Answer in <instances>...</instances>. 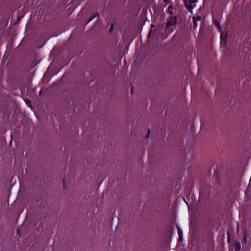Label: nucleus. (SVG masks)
Masks as SVG:
<instances>
[{"label": "nucleus", "mask_w": 251, "mask_h": 251, "mask_svg": "<svg viewBox=\"0 0 251 251\" xmlns=\"http://www.w3.org/2000/svg\"><path fill=\"white\" fill-rule=\"evenodd\" d=\"M113 28V24H112L111 26V27H110V28L109 29V31L110 32H111L112 31Z\"/></svg>", "instance_id": "4468645a"}, {"label": "nucleus", "mask_w": 251, "mask_h": 251, "mask_svg": "<svg viewBox=\"0 0 251 251\" xmlns=\"http://www.w3.org/2000/svg\"><path fill=\"white\" fill-rule=\"evenodd\" d=\"M99 14L98 13H95L93 16H92L91 18H89L88 21H87V23H89L91 21H92L94 18L97 17L98 16Z\"/></svg>", "instance_id": "6e6552de"}, {"label": "nucleus", "mask_w": 251, "mask_h": 251, "mask_svg": "<svg viewBox=\"0 0 251 251\" xmlns=\"http://www.w3.org/2000/svg\"><path fill=\"white\" fill-rule=\"evenodd\" d=\"M162 239L165 242H166L167 243H169L171 242V237L169 235L164 236Z\"/></svg>", "instance_id": "39448f33"}, {"label": "nucleus", "mask_w": 251, "mask_h": 251, "mask_svg": "<svg viewBox=\"0 0 251 251\" xmlns=\"http://www.w3.org/2000/svg\"><path fill=\"white\" fill-rule=\"evenodd\" d=\"M177 17L175 16H171L169 20L167 22L165 26V30L169 28L172 26H175L177 23Z\"/></svg>", "instance_id": "f257e3e1"}, {"label": "nucleus", "mask_w": 251, "mask_h": 251, "mask_svg": "<svg viewBox=\"0 0 251 251\" xmlns=\"http://www.w3.org/2000/svg\"><path fill=\"white\" fill-rule=\"evenodd\" d=\"M243 242L246 244L247 243V234L245 233L244 235L243 239Z\"/></svg>", "instance_id": "9b49d317"}, {"label": "nucleus", "mask_w": 251, "mask_h": 251, "mask_svg": "<svg viewBox=\"0 0 251 251\" xmlns=\"http://www.w3.org/2000/svg\"><path fill=\"white\" fill-rule=\"evenodd\" d=\"M151 31H150V32L149 33V34H148V36L149 37L151 36Z\"/></svg>", "instance_id": "2eb2a0df"}, {"label": "nucleus", "mask_w": 251, "mask_h": 251, "mask_svg": "<svg viewBox=\"0 0 251 251\" xmlns=\"http://www.w3.org/2000/svg\"><path fill=\"white\" fill-rule=\"evenodd\" d=\"M29 105V107H32L31 101L28 99H25L24 100Z\"/></svg>", "instance_id": "1a4fd4ad"}, {"label": "nucleus", "mask_w": 251, "mask_h": 251, "mask_svg": "<svg viewBox=\"0 0 251 251\" xmlns=\"http://www.w3.org/2000/svg\"><path fill=\"white\" fill-rule=\"evenodd\" d=\"M151 28H153V27H154V25H152V24H151Z\"/></svg>", "instance_id": "dca6fc26"}, {"label": "nucleus", "mask_w": 251, "mask_h": 251, "mask_svg": "<svg viewBox=\"0 0 251 251\" xmlns=\"http://www.w3.org/2000/svg\"><path fill=\"white\" fill-rule=\"evenodd\" d=\"M223 37L225 38V43L226 42V39L227 38V35L226 33H221V38L223 39Z\"/></svg>", "instance_id": "0eeeda50"}, {"label": "nucleus", "mask_w": 251, "mask_h": 251, "mask_svg": "<svg viewBox=\"0 0 251 251\" xmlns=\"http://www.w3.org/2000/svg\"><path fill=\"white\" fill-rule=\"evenodd\" d=\"M173 9V6L172 5H169L168 8V12L170 14H172V10Z\"/></svg>", "instance_id": "9d476101"}, {"label": "nucleus", "mask_w": 251, "mask_h": 251, "mask_svg": "<svg viewBox=\"0 0 251 251\" xmlns=\"http://www.w3.org/2000/svg\"><path fill=\"white\" fill-rule=\"evenodd\" d=\"M235 251H239L241 249V244L239 240H235L233 242Z\"/></svg>", "instance_id": "20e7f679"}, {"label": "nucleus", "mask_w": 251, "mask_h": 251, "mask_svg": "<svg viewBox=\"0 0 251 251\" xmlns=\"http://www.w3.org/2000/svg\"><path fill=\"white\" fill-rule=\"evenodd\" d=\"M165 2L167 3H169L170 2V0H163Z\"/></svg>", "instance_id": "ddd939ff"}, {"label": "nucleus", "mask_w": 251, "mask_h": 251, "mask_svg": "<svg viewBox=\"0 0 251 251\" xmlns=\"http://www.w3.org/2000/svg\"><path fill=\"white\" fill-rule=\"evenodd\" d=\"M185 5L188 11L192 12V10L196 5L197 0H184Z\"/></svg>", "instance_id": "f03ea898"}, {"label": "nucleus", "mask_w": 251, "mask_h": 251, "mask_svg": "<svg viewBox=\"0 0 251 251\" xmlns=\"http://www.w3.org/2000/svg\"><path fill=\"white\" fill-rule=\"evenodd\" d=\"M201 19V17L200 16H194L193 18L194 28H196L198 26L197 22Z\"/></svg>", "instance_id": "7ed1b4c3"}, {"label": "nucleus", "mask_w": 251, "mask_h": 251, "mask_svg": "<svg viewBox=\"0 0 251 251\" xmlns=\"http://www.w3.org/2000/svg\"><path fill=\"white\" fill-rule=\"evenodd\" d=\"M214 24H215L216 27L217 28L218 31L219 32H221L222 29H221V27L220 23L219 22H218L217 20H215Z\"/></svg>", "instance_id": "423d86ee"}, {"label": "nucleus", "mask_w": 251, "mask_h": 251, "mask_svg": "<svg viewBox=\"0 0 251 251\" xmlns=\"http://www.w3.org/2000/svg\"><path fill=\"white\" fill-rule=\"evenodd\" d=\"M150 130H149L148 131V133L147 134V135H146V138H148L149 137V134H150Z\"/></svg>", "instance_id": "f8f14e48"}]
</instances>
